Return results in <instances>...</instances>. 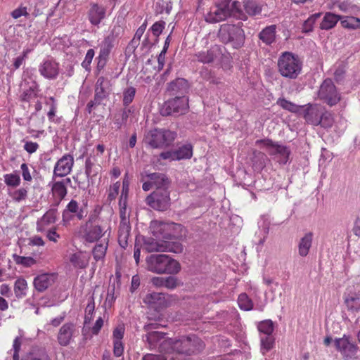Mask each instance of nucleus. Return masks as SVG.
<instances>
[{"label": "nucleus", "instance_id": "nucleus-1", "mask_svg": "<svg viewBox=\"0 0 360 360\" xmlns=\"http://www.w3.org/2000/svg\"><path fill=\"white\" fill-rule=\"evenodd\" d=\"M242 25V23L221 25L217 34L219 41L225 44H230L234 49L242 47L245 39Z\"/></svg>", "mask_w": 360, "mask_h": 360}, {"label": "nucleus", "instance_id": "nucleus-2", "mask_svg": "<svg viewBox=\"0 0 360 360\" xmlns=\"http://www.w3.org/2000/svg\"><path fill=\"white\" fill-rule=\"evenodd\" d=\"M278 69L283 77L295 79L301 72L302 62L297 56L285 52L278 58Z\"/></svg>", "mask_w": 360, "mask_h": 360}, {"label": "nucleus", "instance_id": "nucleus-3", "mask_svg": "<svg viewBox=\"0 0 360 360\" xmlns=\"http://www.w3.org/2000/svg\"><path fill=\"white\" fill-rule=\"evenodd\" d=\"M176 138L175 131L155 128L145 135V142L153 148H165L172 144Z\"/></svg>", "mask_w": 360, "mask_h": 360}, {"label": "nucleus", "instance_id": "nucleus-4", "mask_svg": "<svg viewBox=\"0 0 360 360\" xmlns=\"http://www.w3.org/2000/svg\"><path fill=\"white\" fill-rule=\"evenodd\" d=\"M231 0H219L216 5L205 15V20L209 23H217L231 16Z\"/></svg>", "mask_w": 360, "mask_h": 360}, {"label": "nucleus", "instance_id": "nucleus-5", "mask_svg": "<svg viewBox=\"0 0 360 360\" xmlns=\"http://www.w3.org/2000/svg\"><path fill=\"white\" fill-rule=\"evenodd\" d=\"M188 109V99L186 96H177L166 101L160 110L163 116H178L185 114Z\"/></svg>", "mask_w": 360, "mask_h": 360}, {"label": "nucleus", "instance_id": "nucleus-6", "mask_svg": "<svg viewBox=\"0 0 360 360\" xmlns=\"http://www.w3.org/2000/svg\"><path fill=\"white\" fill-rule=\"evenodd\" d=\"M319 98L330 106L336 105L341 98L334 83L330 79H325L320 86Z\"/></svg>", "mask_w": 360, "mask_h": 360}, {"label": "nucleus", "instance_id": "nucleus-7", "mask_svg": "<svg viewBox=\"0 0 360 360\" xmlns=\"http://www.w3.org/2000/svg\"><path fill=\"white\" fill-rule=\"evenodd\" d=\"M146 202L154 210H166L170 205L169 192L167 189L155 190L146 198Z\"/></svg>", "mask_w": 360, "mask_h": 360}, {"label": "nucleus", "instance_id": "nucleus-8", "mask_svg": "<svg viewBox=\"0 0 360 360\" xmlns=\"http://www.w3.org/2000/svg\"><path fill=\"white\" fill-rule=\"evenodd\" d=\"M122 32V27L120 25H113L112 28L110 31V33L105 37L103 41L100 45L99 52V64L101 60H106L108 56L114 46L115 41L117 38Z\"/></svg>", "mask_w": 360, "mask_h": 360}, {"label": "nucleus", "instance_id": "nucleus-9", "mask_svg": "<svg viewBox=\"0 0 360 360\" xmlns=\"http://www.w3.org/2000/svg\"><path fill=\"white\" fill-rule=\"evenodd\" d=\"M255 143L258 146L262 145L266 148L269 155H278L281 163L285 164L288 162L290 152L286 146L276 144L270 139H259Z\"/></svg>", "mask_w": 360, "mask_h": 360}, {"label": "nucleus", "instance_id": "nucleus-10", "mask_svg": "<svg viewBox=\"0 0 360 360\" xmlns=\"http://www.w3.org/2000/svg\"><path fill=\"white\" fill-rule=\"evenodd\" d=\"M105 227L102 225H82L80 233L83 240L86 243H94L101 238L105 233Z\"/></svg>", "mask_w": 360, "mask_h": 360}, {"label": "nucleus", "instance_id": "nucleus-11", "mask_svg": "<svg viewBox=\"0 0 360 360\" xmlns=\"http://www.w3.org/2000/svg\"><path fill=\"white\" fill-rule=\"evenodd\" d=\"M87 215L86 206H80L75 200H71L63 212V221H69L74 217L79 220L83 219Z\"/></svg>", "mask_w": 360, "mask_h": 360}, {"label": "nucleus", "instance_id": "nucleus-12", "mask_svg": "<svg viewBox=\"0 0 360 360\" xmlns=\"http://www.w3.org/2000/svg\"><path fill=\"white\" fill-rule=\"evenodd\" d=\"M335 345L344 356L352 358L355 356L358 351V346L349 336L344 335L341 338L335 340Z\"/></svg>", "mask_w": 360, "mask_h": 360}, {"label": "nucleus", "instance_id": "nucleus-13", "mask_svg": "<svg viewBox=\"0 0 360 360\" xmlns=\"http://www.w3.org/2000/svg\"><path fill=\"white\" fill-rule=\"evenodd\" d=\"M179 227L180 224L160 221H152L150 225L153 234L156 236H162L164 238H170L174 235L172 231Z\"/></svg>", "mask_w": 360, "mask_h": 360}, {"label": "nucleus", "instance_id": "nucleus-14", "mask_svg": "<svg viewBox=\"0 0 360 360\" xmlns=\"http://www.w3.org/2000/svg\"><path fill=\"white\" fill-rule=\"evenodd\" d=\"M73 165V157L70 154L64 155L56 162L54 167L53 175L60 177L68 175L72 171Z\"/></svg>", "mask_w": 360, "mask_h": 360}, {"label": "nucleus", "instance_id": "nucleus-15", "mask_svg": "<svg viewBox=\"0 0 360 360\" xmlns=\"http://www.w3.org/2000/svg\"><path fill=\"white\" fill-rule=\"evenodd\" d=\"M189 85L186 79L177 78L167 84V90L172 96H185L188 93Z\"/></svg>", "mask_w": 360, "mask_h": 360}, {"label": "nucleus", "instance_id": "nucleus-16", "mask_svg": "<svg viewBox=\"0 0 360 360\" xmlns=\"http://www.w3.org/2000/svg\"><path fill=\"white\" fill-rule=\"evenodd\" d=\"M40 74L49 79H55L59 74V65L54 60H47L39 67Z\"/></svg>", "mask_w": 360, "mask_h": 360}, {"label": "nucleus", "instance_id": "nucleus-17", "mask_svg": "<svg viewBox=\"0 0 360 360\" xmlns=\"http://www.w3.org/2000/svg\"><path fill=\"white\" fill-rule=\"evenodd\" d=\"M106 9L98 4H91L88 11V18L91 25L98 27L101 22L105 18Z\"/></svg>", "mask_w": 360, "mask_h": 360}, {"label": "nucleus", "instance_id": "nucleus-18", "mask_svg": "<svg viewBox=\"0 0 360 360\" xmlns=\"http://www.w3.org/2000/svg\"><path fill=\"white\" fill-rule=\"evenodd\" d=\"M75 330L73 323H67L63 325L57 336L58 344L63 347L68 346L70 343Z\"/></svg>", "mask_w": 360, "mask_h": 360}, {"label": "nucleus", "instance_id": "nucleus-19", "mask_svg": "<svg viewBox=\"0 0 360 360\" xmlns=\"http://www.w3.org/2000/svg\"><path fill=\"white\" fill-rule=\"evenodd\" d=\"M321 111H323L322 106L319 105H310L306 108L304 117L308 123L318 126L319 125V122H321L319 118Z\"/></svg>", "mask_w": 360, "mask_h": 360}, {"label": "nucleus", "instance_id": "nucleus-20", "mask_svg": "<svg viewBox=\"0 0 360 360\" xmlns=\"http://www.w3.org/2000/svg\"><path fill=\"white\" fill-rule=\"evenodd\" d=\"M166 255H151L147 257L146 266L147 269L153 273L159 274L166 259Z\"/></svg>", "mask_w": 360, "mask_h": 360}, {"label": "nucleus", "instance_id": "nucleus-21", "mask_svg": "<svg viewBox=\"0 0 360 360\" xmlns=\"http://www.w3.org/2000/svg\"><path fill=\"white\" fill-rule=\"evenodd\" d=\"M110 81L107 78L99 77L95 86L96 98L98 100H103L105 98L110 90Z\"/></svg>", "mask_w": 360, "mask_h": 360}, {"label": "nucleus", "instance_id": "nucleus-22", "mask_svg": "<svg viewBox=\"0 0 360 360\" xmlns=\"http://www.w3.org/2000/svg\"><path fill=\"white\" fill-rule=\"evenodd\" d=\"M90 256L85 252H77L70 256V262L75 268L85 269L89 264Z\"/></svg>", "mask_w": 360, "mask_h": 360}, {"label": "nucleus", "instance_id": "nucleus-23", "mask_svg": "<svg viewBox=\"0 0 360 360\" xmlns=\"http://www.w3.org/2000/svg\"><path fill=\"white\" fill-rule=\"evenodd\" d=\"M54 277V275L51 274L39 275L34 279V288L39 292L44 291L53 283Z\"/></svg>", "mask_w": 360, "mask_h": 360}, {"label": "nucleus", "instance_id": "nucleus-24", "mask_svg": "<svg viewBox=\"0 0 360 360\" xmlns=\"http://www.w3.org/2000/svg\"><path fill=\"white\" fill-rule=\"evenodd\" d=\"M150 180L152 181L155 190L167 189L170 185V180L166 174L162 173H151L148 175Z\"/></svg>", "mask_w": 360, "mask_h": 360}, {"label": "nucleus", "instance_id": "nucleus-25", "mask_svg": "<svg viewBox=\"0 0 360 360\" xmlns=\"http://www.w3.org/2000/svg\"><path fill=\"white\" fill-rule=\"evenodd\" d=\"M220 55L219 48L217 46L212 47L206 51H200L195 54L197 60L203 63L213 62Z\"/></svg>", "mask_w": 360, "mask_h": 360}, {"label": "nucleus", "instance_id": "nucleus-26", "mask_svg": "<svg viewBox=\"0 0 360 360\" xmlns=\"http://www.w3.org/2000/svg\"><path fill=\"white\" fill-rule=\"evenodd\" d=\"M51 191L54 198V206L57 207L66 196L67 187L63 184V182L56 181L53 184Z\"/></svg>", "mask_w": 360, "mask_h": 360}, {"label": "nucleus", "instance_id": "nucleus-27", "mask_svg": "<svg viewBox=\"0 0 360 360\" xmlns=\"http://www.w3.org/2000/svg\"><path fill=\"white\" fill-rule=\"evenodd\" d=\"M180 270L181 265L179 262L167 255L159 274H176Z\"/></svg>", "mask_w": 360, "mask_h": 360}, {"label": "nucleus", "instance_id": "nucleus-28", "mask_svg": "<svg viewBox=\"0 0 360 360\" xmlns=\"http://www.w3.org/2000/svg\"><path fill=\"white\" fill-rule=\"evenodd\" d=\"M345 303L349 311H359L360 310V291L349 292L345 296Z\"/></svg>", "mask_w": 360, "mask_h": 360}, {"label": "nucleus", "instance_id": "nucleus-29", "mask_svg": "<svg viewBox=\"0 0 360 360\" xmlns=\"http://www.w3.org/2000/svg\"><path fill=\"white\" fill-rule=\"evenodd\" d=\"M165 333H164L153 331L143 336V340L148 342L149 348L152 349L155 348L158 343L161 345L165 340H167L165 338ZM159 350L160 351V345H159Z\"/></svg>", "mask_w": 360, "mask_h": 360}, {"label": "nucleus", "instance_id": "nucleus-30", "mask_svg": "<svg viewBox=\"0 0 360 360\" xmlns=\"http://www.w3.org/2000/svg\"><path fill=\"white\" fill-rule=\"evenodd\" d=\"M58 211L56 208L49 210L37 221L38 230H42L45 226L54 224L57 220Z\"/></svg>", "mask_w": 360, "mask_h": 360}, {"label": "nucleus", "instance_id": "nucleus-31", "mask_svg": "<svg viewBox=\"0 0 360 360\" xmlns=\"http://www.w3.org/2000/svg\"><path fill=\"white\" fill-rule=\"evenodd\" d=\"M97 156L95 154H90L85 162V174L86 178H92L98 173L99 165L97 163Z\"/></svg>", "mask_w": 360, "mask_h": 360}, {"label": "nucleus", "instance_id": "nucleus-32", "mask_svg": "<svg viewBox=\"0 0 360 360\" xmlns=\"http://www.w3.org/2000/svg\"><path fill=\"white\" fill-rule=\"evenodd\" d=\"M131 231V226L129 221H123L120 223L118 230V242L120 245L125 248L127 245V240L129 239Z\"/></svg>", "mask_w": 360, "mask_h": 360}, {"label": "nucleus", "instance_id": "nucleus-33", "mask_svg": "<svg viewBox=\"0 0 360 360\" xmlns=\"http://www.w3.org/2000/svg\"><path fill=\"white\" fill-rule=\"evenodd\" d=\"M276 29L275 25L266 27L259 32V39L266 45H271L276 39Z\"/></svg>", "mask_w": 360, "mask_h": 360}, {"label": "nucleus", "instance_id": "nucleus-34", "mask_svg": "<svg viewBox=\"0 0 360 360\" xmlns=\"http://www.w3.org/2000/svg\"><path fill=\"white\" fill-rule=\"evenodd\" d=\"M313 233L309 232L306 233L300 240L298 245V252L301 257H306L311 247Z\"/></svg>", "mask_w": 360, "mask_h": 360}, {"label": "nucleus", "instance_id": "nucleus-35", "mask_svg": "<svg viewBox=\"0 0 360 360\" xmlns=\"http://www.w3.org/2000/svg\"><path fill=\"white\" fill-rule=\"evenodd\" d=\"M165 240L148 238L143 243V250L147 252H165Z\"/></svg>", "mask_w": 360, "mask_h": 360}, {"label": "nucleus", "instance_id": "nucleus-36", "mask_svg": "<svg viewBox=\"0 0 360 360\" xmlns=\"http://www.w3.org/2000/svg\"><path fill=\"white\" fill-rule=\"evenodd\" d=\"M164 295L159 292L147 294L143 298V302L152 307L161 306L164 302Z\"/></svg>", "mask_w": 360, "mask_h": 360}, {"label": "nucleus", "instance_id": "nucleus-37", "mask_svg": "<svg viewBox=\"0 0 360 360\" xmlns=\"http://www.w3.org/2000/svg\"><path fill=\"white\" fill-rule=\"evenodd\" d=\"M244 9L245 12L251 16L259 15L262 12V6L254 0H245Z\"/></svg>", "mask_w": 360, "mask_h": 360}, {"label": "nucleus", "instance_id": "nucleus-38", "mask_svg": "<svg viewBox=\"0 0 360 360\" xmlns=\"http://www.w3.org/2000/svg\"><path fill=\"white\" fill-rule=\"evenodd\" d=\"M339 19H340V18L338 15H335L331 13H327L325 15V16L320 25V27L322 30L331 29L337 24Z\"/></svg>", "mask_w": 360, "mask_h": 360}, {"label": "nucleus", "instance_id": "nucleus-39", "mask_svg": "<svg viewBox=\"0 0 360 360\" xmlns=\"http://www.w3.org/2000/svg\"><path fill=\"white\" fill-rule=\"evenodd\" d=\"M22 360H51V358L44 348H39L27 354Z\"/></svg>", "mask_w": 360, "mask_h": 360}, {"label": "nucleus", "instance_id": "nucleus-40", "mask_svg": "<svg viewBox=\"0 0 360 360\" xmlns=\"http://www.w3.org/2000/svg\"><path fill=\"white\" fill-rule=\"evenodd\" d=\"M174 153L177 160L190 159L193 155V147L191 144H186L175 150Z\"/></svg>", "mask_w": 360, "mask_h": 360}, {"label": "nucleus", "instance_id": "nucleus-41", "mask_svg": "<svg viewBox=\"0 0 360 360\" xmlns=\"http://www.w3.org/2000/svg\"><path fill=\"white\" fill-rule=\"evenodd\" d=\"M108 243V240L104 243H97L92 250V255L96 261L103 259L106 254Z\"/></svg>", "mask_w": 360, "mask_h": 360}, {"label": "nucleus", "instance_id": "nucleus-42", "mask_svg": "<svg viewBox=\"0 0 360 360\" xmlns=\"http://www.w3.org/2000/svg\"><path fill=\"white\" fill-rule=\"evenodd\" d=\"M131 112L130 108H124L120 113L115 115L114 124L117 129H120L123 125L126 124Z\"/></svg>", "mask_w": 360, "mask_h": 360}, {"label": "nucleus", "instance_id": "nucleus-43", "mask_svg": "<svg viewBox=\"0 0 360 360\" xmlns=\"http://www.w3.org/2000/svg\"><path fill=\"white\" fill-rule=\"evenodd\" d=\"M343 27L356 30L360 28V19L353 16H347L342 21Z\"/></svg>", "mask_w": 360, "mask_h": 360}, {"label": "nucleus", "instance_id": "nucleus-44", "mask_svg": "<svg viewBox=\"0 0 360 360\" xmlns=\"http://www.w3.org/2000/svg\"><path fill=\"white\" fill-rule=\"evenodd\" d=\"M27 281L22 278H18L14 284V292L17 297H22L25 295L27 289Z\"/></svg>", "mask_w": 360, "mask_h": 360}, {"label": "nucleus", "instance_id": "nucleus-45", "mask_svg": "<svg viewBox=\"0 0 360 360\" xmlns=\"http://www.w3.org/2000/svg\"><path fill=\"white\" fill-rule=\"evenodd\" d=\"M239 307L244 311H250L253 308V302L245 293H241L238 298Z\"/></svg>", "mask_w": 360, "mask_h": 360}, {"label": "nucleus", "instance_id": "nucleus-46", "mask_svg": "<svg viewBox=\"0 0 360 360\" xmlns=\"http://www.w3.org/2000/svg\"><path fill=\"white\" fill-rule=\"evenodd\" d=\"M319 120H321V122H319V125L324 128L331 127L334 122L333 115L329 112L324 111L323 108Z\"/></svg>", "mask_w": 360, "mask_h": 360}, {"label": "nucleus", "instance_id": "nucleus-47", "mask_svg": "<svg viewBox=\"0 0 360 360\" xmlns=\"http://www.w3.org/2000/svg\"><path fill=\"white\" fill-rule=\"evenodd\" d=\"M136 94V89L129 86L123 91V105L127 108L134 100Z\"/></svg>", "mask_w": 360, "mask_h": 360}, {"label": "nucleus", "instance_id": "nucleus-48", "mask_svg": "<svg viewBox=\"0 0 360 360\" xmlns=\"http://www.w3.org/2000/svg\"><path fill=\"white\" fill-rule=\"evenodd\" d=\"M13 200L17 202L25 200L27 198V189L20 188L9 193Z\"/></svg>", "mask_w": 360, "mask_h": 360}, {"label": "nucleus", "instance_id": "nucleus-49", "mask_svg": "<svg viewBox=\"0 0 360 360\" xmlns=\"http://www.w3.org/2000/svg\"><path fill=\"white\" fill-rule=\"evenodd\" d=\"M276 104L281 106L283 109H285L292 112H296L299 110L298 105L285 98H278L276 102Z\"/></svg>", "mask_w": 360, "mask_h": 360}, {"label": "nucleus", "instance_id": "nucleus-50", "mask_svg": "<svg viewBox=\"0 0 360 360\" xmlns=\"http://www.w3.org/2000/svg\"><path fill=\"white\" fill-rule=\"evenodd\" d=\"M95 310V302L94 297L90 298V300L85 309V316H84V323H89L93 319V314Z\"/></svg>", "mask_w": 360, "mask_h": 360}, {"label": "nucleus", "instance_id": "nucleus-51", "mask_svg": "<svg viewBox=\"0 0 360 360\" xmlns=\"http://www.w3.org/2000/svg\"><path fill=\"white\" fill-rule=\"evenodd\" d=\"M258 330L259 332L266 335H271L274 331V323L272 321L265 320L261 321L258 325Z\"/></svg>", "mask_w": 360, "mask_h": 360}, {"label": "nucleus", "instance_id": "nucleus-52", "mask_svg": "<svg viewBox=\"0 0 360 360\" xmlns=\"http://www.w3.org/2000/svg\"><path fill=\"white\" fill-rule=\"evenodd\" d=\"M4 182L8 186L17 187L20 184V178L15 173L6 174L4 175Z\"/></svg>", "mask_w": 360, "mask_h": 360}, {"label": "nucleus", "instance_id": "nucleus-53", "mask_svg": "<svg viewBox=\"0 0 360 360\" xmlns=\"http://www.w3.org/2000/svg\"><path fill=\"white\" fill-rule=\"evenodd\" d=\"M165 252L181 253L183 251V245L179 242H171L165 240Z\"/></svg>", "mask_w": 360, "mask_h": 360}, {"label": "nucleus", "instance_id": "nucleus-54", "mask_svg": "<svg viewBox=\"0 0 360 360\" xmlns=\"http://www.w3.org/2000/svg\"><path fill=\"white\" fill-rule=\"evenodd\" d=\"M238 1H231V15L236 19L246 20L248 19L246 14L238 8Z\"/></svg>", "mask_w": 360, "mask_h": 360}, {"label": "nucleus", "instance_id": "nucleus-55", "mask_svg": "<svg viewBox=\"0 0 360 360\" xmlns=\"http://www.w3.org/2000/svg\"><path fill=\"white\" fill-rule=\"evenodd\" d=\"M120 222L129 221V214L127 212V200H119Z\"/></svg>", "mask_w": 360, "mask_h": 360}, {"label": "nucleus", "instance_id": "nucleus-56", "mask_svg": "<svg viewBox=\"0 0 360 360\" xmlns=\"http://www.w3.org/2000/svg\"><path fill=\"white\" fill-rule=\"evenodd\" d=\"M274 342V340L270 335H266V337L261 338V349L264 354L272 349Z\"/></svg>", "mask_w": 360, "mask_h": 360}, {"label": "nucleus", "instance_id": "nucleus-57", "mask_svg": "<svg viewBox=\"0 0 360 360\" xmlns=\"http://www.w3.org/2000/svg\"><path fill=\"white\" fill-rule=\"evenodd\" d=\"M14 257L17 264H22L27 267L31 266L36 263V260L31 257L15 255Z\"/></svg>", "mask_w": 360, "mask_h": 360}, {"label": "nucleus", "instance_id": "nucleus-58", "mask_svg": "<svg viewBox=\"0 0 360 360\" xmlns=\"http://www.w3.org/2000/svg\"><path fill=\"white\" fill-rule=\"evenodd\" d=\"M11 15L14 19H18L22 16H24L27 18H30V13L27 11V8L25 6H20L18 8L14 9Z\"/></svg>", "mask_w": 360, "mask_h": 360}, {"label": "nucleus", "instance_id": "nucleus-59", "mask_svg": "<svg viewBox=\"0 0 360 360\" xmlns=\"http://www.w3.org/2000/svg\"><path fill=\"white\" fill-rule=\"evenodd\" d=\"M321 16V13H316L308 18L307 20L304 22L303 25V30L305 32H308L312 30L313 25L315 21L319 18Z\"/></svg>", "mask_w": 360, "mask_h": 360}, {"label": "nucleus", "instance_id": "nucleus-60", "mask_svg": "<svg viewBox=\"0 0 360 360\" xmlns=\"http://www.w3.org/2000/svg\"><path fill=\"white\" fill-rule=\"evenodd\" d=\"M120 187V184L119 181H117L113 185L110 186L108 195V200L109 202H111L116 198L117 195L119 193Z\"/></svg>", "mask_w": 360, "mask_h": 360}, {"label": "nucleus", "instance_id": "nucleus-61", "mask_svg": "<svg viewBox=\"0 0 360 360\" xmlns=\"http://www.w3.org/2000/svg\"><path fill=\"white\" fill-rule=\"evenodd\" d=\"M179 285V280L174 276H168L165 278V288L167 289H174Z\"/></svg>", "mask_w": 360, "mask_h": 360}, {"label": "nucleus", "instance_id": "nucleus-62", "mask_svg": "<svg viewBox=\"0 0 360 360\" xmlns=\"http://www.w3.org/2000/svg\"><path fill=\"white\" fill-rule=\"evenodd\" d=\"M146 29V23H143L136 30L133 39L131 41V44L137 46L141 37L143 36Z\"/></svg>", "mask_w": 360, "mask_h": 360}, {"label": "nucleus", "instance_id": "nucleus-63", "mask_svg": "<svg viewBox=\"0 0 360 360\" xmlns=\"http://www.w3.org/2000/svg\"><path fill=\"white\" fill-rule=\"evenodd\" d=\"M165 26V22L164 21H158L155 22L152 27H150V30L152 31L154 36L158 37L160 34L162 32Z\"/></svg>", "mask_w": 360, "mask_h": 360}, {"label": "nucleus", "instance_id": "nucleus-64", "mask_svg": "<svg viewBox=\"0 0 360 360\" xmlns=\"http://www.w3.org/2000/svg\"><path fill=\"white\" fill-rule=\"evenodd\" d=\"M30 52V49H26V50L23 51L22 53L20 56H19L16 58H15L13 65L14 70L18 69L22 65V63L25 62V60L27 56V54Z\"/></svg>", "mask_w": 360, "mask_h": 360}]
</instances>
